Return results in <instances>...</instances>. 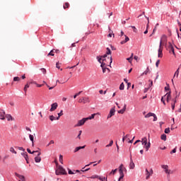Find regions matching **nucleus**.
<instances>
[{
  "label": "nucleus",
  "mask_w": 181,
  "mask_h": 181,
  "mask_svg": "<svg viewBox=\"0 0 181 181\" xmlns=\"http://www.w3.org/2000/svg\"><path fill=\"white\" fill-rule=\"evenodd\" d=\"M106 49H107V52H106L107 54H111V49H110V48L108 47Z\"/></svg>",
  "instance_id": "09e8293b"
},
{
  "label": "nucleus",
  "mask_w": 181,
  "mask_h": 181,
  "mask_svg": "<svg viewBox=\"0 0 181 181\" xmlns=\"http://www.w3.org/2000/svg\"><path fill=\"white\" fill-rule=\"evenodd\" d=\"M57 107H59V105L57 103H52L51 105V108L49 109L50 112H53V111H56L57 110Z\"/></svg>",
  "instance_id": "9d476101"
},
{
  "label": "nucleus",
  "mask_w": 181,
  "mask_h": 181,
  "mask_svg": "<svg viewBox=\"0 0 181 181\" xmlns=\"http://www.w3.org/2000/svg\"><path fill=\"white\" fill-rule=\"evenodd\" d=\"M49 119H50V121H54V120H56V117L53 115H50Z\"/></svg>",
  "instance_id": "58836bf2"
},
{
  "label": "nucleus",
  "mask_w": 181,
  "mask_h": 181,
  "mask_svg": "<svg viewBox=\"0 0 181 181\" xmlns=\"http://www.w3.org/2000/svg\"><path fill=\"white\" fill-rule=\"evenodd\" d=\"M59 162H60V163H63V156L62 155L59 156Z\"/></svg>",
  "instance_id": "c03bdc74"
},
{
  "label": "nucleus",
  "mask_w": 181,
  "mask_h": 181,
  "mask_svg": "<svg viewBox=\"0 0 181 181\" xmlns=\"http://www.w3.org/2000/svg\"><path fill=\"white\" fill-rule=\"evenodd\" d=\"M170 153H176V148H174L171 152Z\"/></svg>",
  "instance_id": "774afa93"
},
{
  "label": "nucleus",
  "mask_w": 181,
  "mask_h": 181,
  "mask_svg": "<svg viewBox=\"0 0 181 181\" xmlns=\"http://www.w3.org/2000/svg\"><path fill=\"white\" fill-rule=\"evenodd\" d=\"M141 144L142 145H144V148L146 152H148V151H149V148H151V142L148 141V139L146 137H144L141 140Z\"/></svg>",
  "instance_id": "7ed1b4c3"
},
{
  "label": "nucleus",
  "mask_w": 181,
  "mask_h": 181,
  "mask_svg": "<svg viewBox=\"0 0 181 181\" xmlns=\"http://www.w3.org/2000/svg\"><path fill=\"white\" fill-rule=\"evenodd\" d=\"M37 153L38 154L35 158V162H36V163H40V160H42V158H40V155H42V153H40V151H39Z\"/></svg>",
  "instance_id": "f8f14e48"
},
{
  "label": "nucleus",
  "mask_w": 181,
  "mask_h": 181,
  "mask_svg": "<svg viewBox=\"0 0 181 181\" xmlns=\"http://www.w3.org/2000/svg\"><path fill=\"white\" fill-rule=\"evenodd\" d=\"M125 87V85H124V83H122L119 86V90H124Z\"/></svg>",
  "instance_id": "e433bc0d"
},
{
  "label": "nucleus",
  "mask_w": 181,
  "mask_h": 181,
  "mask_svg": "<svg viewBox=\"0 0 181 181\" xmlns=\"http://www.w3.org/2000/svg\"><path fill=\"white\" fill-rule=\"evenodd\" d=\"M27 152H28V153H30L31 155H33V153H36L39 152V151H31L29 148H27Z\"/></svg>",
  "instance_id": "393cba45"
},
{
  "label": "nucleus",
  "mask_w": 181,
  "mask_h": 181,
  "mask_svg": "<svg viewBox=\"0 0 181 181\" xmlns=\"http://www.w3.org/2000/svg\"><path fill=\"white\" fill-rule=\"evenodd\" d=\"M107 37H112V31L111 30H109Z\"/></svg>",
  "instance_id": "a19ab883"
},
{
  "label": "nucleus",
  "mask_w": 181,
  "mask_h": 181,
  "mask_svg": "<svg viewBox=\"0 0 181 181\" xmlns=\"http://www.w3.org/2000/svg\"><path fill=\"white\" fill-rule=\"evenodd\" d=\"M68 173H69V175H74V173H74V172L71 171V170L69 169Z\"/></svg>",
  "instance_id": "8fccbe9b"
},
{
  "label": "nucleus",
  "mask_w": 181,
  "mask_h": 181,
  "mask_svg": "<svg viewBox=\"0 0 181 181\" xmlns=\"http://www.w3.org/2000/svg\"><path fill=\"white\" fill-rule=\"evenodd\" d=\"M21 181H25V176L22 175V177L19 178Z\"/></svg>",
  "instance_id": "e2e57ef3"
},
{
  "label": "nucleus",
  "mask_w": 181,
  "mask_h": 181,
  "mask_svg": "<svg viewBox=\"0 0 181 181\" xmlns=\"http://www.w3.org/2000/svg\"><path fill=\"white\" fill-rule=\"evenodd\" d=\"M168 49H170V52H172L173 54L176 56V54L175 53V48H173V45H172V43L170 42H169Z\"/></svg>",
  "instance_id": "f3484780"
},
{
  "label": "nucleus",
  "mask_w": 181,
  "mask_h": 181,
  "mask_svg": "<svg viewBox=\"0 0 181 181\" xmlns=\"http://www.w3.org/2000/svg\"><path fill=\"white\" fill-rule=\"evenodd\" d=\"M148 73H151V71L149 70V67H147L146 70L143 73V74H148Z\"/></svg>",
  "instance_id": "c9c22d12"
},
{
  "label": "nucleus",
  "mask_w": 181,
  "mask_h": 181,
  "mask_svg": "<svg viewBox=\"0 0 181 181\" xmlns=\"http://www.w3.org/2000/svg\"><path fill=\"white\" fill-rule=\"evenodd\" d=\"M41 70H42L43 74H46V69L42 68Z\"/></svg>",
  "instance_id": "4d7b16f0"
},
{
  "label": "nucleus",
  "mask_w": 181,
  "mask_h": 181,
  "mask_svg": "<svg viewBox=\"0 0 181 181\" xmlns=\"http://www.w3.org/2000/svg\"><path fill=\"white\" fill-rule=\"evenodd\" d=\"M56 67L57 69H60V64L59 62H57Z\"/></svg>",
  "instance_id": "bf43d9fd"
},
{
  "label": "nucleus",
  "mask_w": 181,
  "mask_h": 181,
  "mask_svg": "<svg viewBox=\"0 0 181 181\" xmlns=\"http://www.w3.org/2000/svg\"><path fill=\"white\" fill-rule=\"evenodd\" d=\"M55 173L57 175H67V172H66V170L62 167V165H58L57 168L55 171Z\"/></svg>",
  "instance_id": "20e7f679"
},
{
  "label": "nucleus",
  "mask_w": 181,
  "mask_h": 181,
  "mask_svg": "<svg viewBox=\"0 0 181 181\" xmlns=\"http://www.w3.org/2000/svg\"><path fill=\"white\" fill-rule=\"evenodd\" d=\"M124 111H127V104L124 105V107L122 108Z\"/></svg>",
  "instance_id": "338daca9"
},
{
  "label": "nucleus",
  "mask_w": 181,
  "mask_h": 181,
  "mask_svg": "<svg viewBox=\"0 0 181 181\" xmlns=\"http://www.w3.org/2000/svg\"><path fill=\"white\" fill-rule=\"evenodd\" d=\"M124 170H125V168L124 167V165L121 164L119 167V172L120 175L119 180H121V179H124Z\"/></svg>",
  "instance_id": "0eeeda50"
},
{
  "label": "nucleus",
  "mask_w": 181,
  "mask_h": 181,
  "mask_svg": "<svg viewBox=\"0 0 181 181\" xmlns=\"http://www.w3.org/2000/svg\"><path fill=\"white\" fill-rule=\"evenodd\" d=\"M15 175L19 179L20 177H22V175L18 174L17 173H15Z\"/></svg>",
  "instance_id": "6e6d98bb"
},
{
  "label": "nucleus",
  "mask_w": 181,
  "mask_h": 181,
  "mask_svg": "<svg viewBox=\"0 0 181 181\" xmlns=\"http://www.w3.org/2000/svg\"><path fill=\"white\" fill-rule=\"evenodd\" d=\"M177 97H179V95H176L175 98L173 99V103H171L172 110H175V105H176Z\"/></svg>",
  "instance_id": "a211bd4d"
},
{
  "label": "nucleus",
  "mask_w": 181,
  "mask_h": 181,
  "mask_svg": "<svg viewBox=\"0 0 181 181\" xmlns=\"http://www.w3.org/2000/svg\"><path fill=\"white\" fill-rule=\"evenodd\" d=\"M21 81V78L16 76L13 78V81Z\"/></svg>",
  "instance_id": "ea45409f"
},
{
  "label": "nucleus",
  "mask_w": 181,
  "mask_h": 181,
  "mask_svg": "<svg viewBox=\"0 0 181 181\" xmlns=\"http://www.w3.org/2000/svg\"><path fill=\"white\" fill-rule=\"evenodd\" d=\"M117 172H118V169L116 168L115 170H112L109 174H108V176H112L114 175L115 173H117Z\"/></svg>",
  "instance_id": "4be33fe9"
},
{
  "label": "nucleus",
  "mask_w": 181,
  "mask_h": 181,
  "mask_svg": "<svg viewBox=\"0 0 181 181\" xmlns=\"http://www.w3.org/2000/svg\"><path fill=\"white\" fill-rule=\"evenodd\" d=\"M114 115H115V108L113 107L110 110V113L107 115V119L111 118V117H114Z\"/></svg>",
  "instance_id": "ddd939ff"
},
{
  "label": "nucleus",
  "mask_w": 181,
  "mask_h": 181,
  "mask_svg": "<svg viewBox=\"0 0 181 181\" xmlns=\"http://www.w3.org/2000/svg\"><path fill=\"white\" fill-rule=\"evenodd\" d=\"M22 156H23V158L25 159L27 163H29V157L28 156V153L27 152H23L21 153Z\"/></svg>",
  "instance_id": "6ab92c4d"
},
{
  "label": "nucleus",
  "mask_w": 181,
  "mask_h": 181,
  "mask_svg": "<svg viewBox=\"0 0 181 181\" xmlns=\"http://www.w3.org/2000/svg\"><path fill=\"white\" fill-rule=\"evenodd\" d=\"M131 28H132L133 32H134V33H136V32H138V30H136V28H135V26H131Z\"/></svg>",
  "instance_id": "a18cd8bd"
},
{
  "label": "nucleus",
  "mask_w": 181,
  "mask_h": 181,
  "mask_svg": "<svg viewBox=\"0 0 181 181\" xmlns=\"http://www.w3.org/2000/svg\"><path fill=\"white\" fill-rule=\"evenodd\" d=\"M111 63H112V57H110V58H107V59H103V62L100 63V67H102V69H105L104 66H111Z\"/></svg>",
  "instance_id": "f03ea898"
},
{
  "label": "nucleus",
  "mask_w": 181,
  "mask_h": 181,
  "mask_svg": "<svg viewBox=\"0 0 181 181\" xmlns=\"http://www.w3.org/2000/svg\"><path fill=\"white\" fill-rule=\"evenodd\" d=\"M91 179H98V175H93L90 177Z\"/></svg>",
  "instance_id": "5fc2aeb1"
},
{
  "label": "nucleus",
  "mask_w": 181,
  "mask_h": 181,
  "mask_svg": "<svg viewBox=\"0 0 181 181\" xmlns=\"http://www.w3.org/2000/svg\"><path fill=\"white\" fill-rule=\"evenodd\" d=\"M153 115H155V113L149 112L145 115V118H149L151 117H153Z\"/></svg>",
  "instance_id": "b1692460"
},
{
  "label": "nucleus",
  "mask_w": 181,
  "mask_h": 181,
  "mask_svg": "<svg viewBox=\"0 0 181 181\" xmlns=\"http://www.w3.org/2000/svg\"><path fill=\"white\" fill-rule=\"evenodd\" d=\"M78 103L86 104V103H90V99L88 97H83L79 99Z\"/></svg>",
  "instance_id": "9b49d317"
},
{
  "label": "nucleus",
  "mask_w": 181,
  "mask_h": 181,
  "mask_svg": "<svg viewBox=\"0 0 181 181\" xmlns=\"http://www.w3.org/2000/svg\"><path fill=\"white\" fill-rule=\"evenodd\" d=\"M164 132L165 134H170V128L165 129Z\"/></svg>",
  "instance_id": "72a5a7b5"
},
{
  "label": "nucleus",
  "mask_w": 181,
  "mask_h": 181,
  "mask_svg": "<svg viewBox=\"0 0 181 181\" xmlns=\"http://www.w3.org/2000/svg\"><path fill=\"white\" fill-rule=\"evenodd\" d=\"M54 49L50 51V52L47 54V56H54Z\"/></svg>",
  "instance_id": "2f4dec72"
},
{
  "label": "nucleus",
  "mask_w": 181,
  "mask_h": 181,
  "mask_svg": "<svg viewBox=\"0 0 181 181\" xmlns=\"http://www.w3.org/2000/svg\"><path fill=\"white\" fill-rule=\"evenodd\" d=\"M6 118L8 119V121H12V115H6Z\"/></svg>",
  "instance_id": "cd10ccee"
},
{
  "label": "nucleus",
  "mask_w": 181,
  "mask_h": 181,
  "mask_svg": "<svg viewBox=\"0 0 181 181\" xmlns=\"http://www.w3.org/2000/svg\"><path fill=\"white\" fill-rule=\"evenodd\" d=\"M153 175V170L152 168L150 169V170H148L147 168H146V180H148V179Z\"/></svg>",
  "instance_id": "6e6552de"
},
{
  "label": "nucleus",
  "mask_w": 181,
  "mask_h": 181,
  "mask_svg": "<svg viewBox=\"0 0 181 181\" xmlns=\"http://www.w3.org/2000/svg\"><path fill=\"white\" fill-rule=\"evenodd\" d=\"M18 149H19V151H23V152H25V148H23V147H18Z\"/></svg>",
  "instance_id": "052dcab7"
},
{
  "label": "nucleus",
  "mask_w": 181,
  "mask_h": 181,
  "mask_svg": "<svg viewBox=\"0 0 181 181\" xmlns=\"http://www.w3.org/2000/svg\"><path fill=\"white\" fill-rule=\"evenodd\" d=\"M135 163H134V160H132V156H130V163H129V169H134Z\"/></svg>",
  "instance_id": "2eb2a0df"
},
{
  "label": "nucleus",
  "mask_w": 181,
  "mask_h": 181,
  "mask_svg": "<svg viewBox=\"0 0 181 181\" xmlns=\"http://www.w3.org/2000/svg\"><path fill=\"white\" fill-rule=\"evenodd\" d=\"M153 117V121H158V117H156V115L154 114Z\"/></svg>",
  "instance_id": "864d4df0"
},
{
  "label": "nucleus",
  "mask_w": 181,
  "mask_h": 181,
  "mask_svg": "<svg viewBox=\"0 0 181 181\" xmlns=\"http://www.w3.org/2000/svg\"><path fill=\"white\" fill-rule=\"evenodd\" d=\"M63 115V110H61L59 113H58V116L62 117Z\"/></svg>",
  "instance_id": "680f3d73"
},
{
  "label": "nucleus",
  "mask_w": 181,
  "mask_h": 181,
  "mask_svg": "<svg viewBox=\"0 0 181 181\" xmlns=\"http://www.w3.org/2000/svg\"><path fill=\"white\" fill-rule=\"evenodd\" d=\"M29 138H30V140L31 142H32V146H35V142H34V137H33V135L30 134V135H29Z\"/></svg>",
  "instance_id": "5701e85b"
},
{
  "label": "nucleus",
  "mask_w": 181,
  "mask_h": 181,
  "mask_svg": "<svg viewBox=\"0 0 181 181\" xmlns=\"http://www.w3.org/2000/svg\"><path fill=\"white\" fill-rule=\"evenodd\" d=\"M107 70H108L110 71V69H108V68H103V73H105V71H107Z\"/></svg>",
  "instance_id": "603ef678"
},
{
  "label": "nucleus",
  "mask_w": 181,
  "mask_h": 181,
  "mask_svg": "<svg viewBox=\"0 0 181 181\" xmlns=\"http://www.w3.org/2000/svg\"><path fill=\"white\" fill-rule=\"evenodd\" d=\"M162 169H163L165 173L169 176V175H173V171L172 170H169V165H162Z\"/></svg>",
  "instance_id": "39448f33"
},
{
  "label": "nucleus",
  "mask_w": 181,
  "mask_h": 181,
  "mask_svg": "<svg viewBox=\"0 0 181 181\" xmlns=\"http://www.w3.org/2000/svg\"><path fill=\"white\" fill-rule=\"evenodd\" d=\"M63 8H64V9H67L68 8H70V4H69V3H65L64 4V6H63Z\"/></svg>",
  "instance_id": "bb28decb"
},
{
  "label": "nucleus",
  "mask_w": 181,
  "mask_h": 181,
  "mask_svg": "<svg viewBox=\"0 0 181 181\" xmlns=\"http://www.w3.org/2000/svg\"><path fill=\"white\" fill-rule=\"evenodd\" d=\"M82 91H80L77 93L76 95H74V98H77L78 95H80L81 94Z\"/></svg>",
  "instance_id": "79ce46f5"
},
{
  "label": "nucleus",
  "mask_w": 181,
  "mask_h": 181,
  "mask_svg": "<svg viewBox=\"0 0 181 181\" xmlns=\"http://www.w3.org/2000/svg\"><path fill=\"white\" fill-rule=\"evenodd\" d=\"M82 132H83V131H81V130H80L79 131V134H78V139H81V134H82Z\"/></svg>",
  "instance_id": "13d9d810"
},
{
  "label": "nucleus",
  "mask_w": 181,
  "mask_h": 181,
  "mask_svg": "<svg viewBox=\"0 0 181 181\" xmlns=\"http://www.w3.org/2000/svg\"><path fill=\"white\" fill-rule=\"evenodd\" d=\"M124 112H125V110L124 109L118 110V114H124Z\"/></svg>",
  "instance_id": "49530a36"
},
{
  "label": "nucleus",
  "mask_w": 181,
  "mask_h": 181,
  "mask_svg": "<svg viewBox=\"0 0 181 181\" xmlns=\"http://www.w3.org/2000/svg\"><path fill=\"white\" fill-rule=\"evenodd\" d=\"M113 144H114V141L111 140L110 141V144L106 146V148H109V146H112Z\"/></svg>",
  "instance_id": "f704fd0d"
},
{
  "label": "nucleus",
  "mask_w": 181,
  "mask_h": 181,
  "mask_svg": "<svg viewBox=\"0 0 181 181\" xmlns=\"http://www.w3.org/2000/svg\"><path fill=\"white\" fill-rule=\"evenodd\" d=\"M35 86H37V87H39V88L43 87V84H38V83H37Z\"/></svg>",
  "instance_id": "69168bd1"
},
{
  "label": "nucleus",
  "mask_w": 181,
  "mask_h": 181,
  "mask_svg": "<svg viewBox=\"0 0 181 181\" xmlns=\"http://www.w3.org/2000/svg\"><path fill=\"white\" fill-rule=\"evenodd\" d=\"M0 119H2V120L5 119V111L4 110L0 111Z\"/></svg>",
  "instance_id": "aec40b11"
},
{
  "label": "nucleus",
  "mask_w": 181,
  "mask_h": 181,
  "mask_svg": "<svg viewBox=\"0 0 181 181\" xmlns=\"http://www.w3.org/2000/svg\"><path fill=\"white\" fill-rule=\"evenodd\" d=\"M160 139H162V141H166V134H163L160 136Z\"/></svg>",
  "instance_id": "7c9ffc66"
},
{
  "label": "nucleus",
  "mask_w": 181,
  "mask_h": 181,
  "mask_svg": "<svg viewBox=\"0 0 181 181\" xmlns=\"http://www.w3.org/2000/svg\"><path fill=\"white\" fill-rule=\"evenodd\" d=\"M10 152H11L12 153H15L16 154V151H15V148H13V147L10 148Z\"/></svg>",
  "instance_id": "473e14b6"
},
{
  "label": "nucleus",
  "mask_w": 181,
  "mask_h": 181,
  "mask_svg": "<svg viewBox=\"0 0 181 181\" xmlns=\"http://www.w3.org/2000/svg\"><path fill=\"white\" fill-rule=\"evenodd\" d=\"M93 163H95V162H90L89 164L85 165V167L82 168L81 172H88V170H90V168H86L90 166V165H93Z\"/></svg>",
  "instance_id": "dca6fc26"
},
{
  "label": "nucleus",
  "mask_w": 181,
  "mask_h": 181,
  "mask_svg": "<svg viewBox=\"0 0 181 181\" xmlns=\"http://www.w3.org/2000/svg\"><path fill=\"white\" fill-rule=\"evenodd\" d=\"M164 97H165V100L167 103H169L170 100H172V95H170V92L167 93Z\"/></svg>",
  "instance_id": "4468645a"
},
{
  "label": "nucleus",
  "mask_w": 181,
  "mask_h": 181,
  "mask_svg": "<svg viewBox=\"0 0 181 181\" xmlns=\"http://www.w3.org/2000/svg\"><path fill=\"white\" fill-rule=\"evenodd\" d=\"M84 148H86V146H78L76 147L74 151V153H76V152H78V151H80V149H84Z\"/></svg>",
  "instance_id": "412c9836"
},
{
  "label": "nucleus",
  "mask_w": 181,
  "mask_h": 181,
  "mask_svg": "<svg viewBox=\"0 0 181 181\" xmlns=\"http://www.w3.org/2000/svg\"><path fill=\"white\" fill-rule=\"evenodd\" d=\"M119 36H120L121 37H124V40H122L120 42V45H125V43H127V42H129V37H128V36L124 35L123 31H121L120 35H119Z\"/></svg>",
  "instance_id": "423d86ee"
},
{
  "label": "nucleus",
  "mask_w": 181,
  "mask_h": 181,
  "mask_svg": "<svg viewBox=\"0 0 181 181\" xmlns=\"http://www.w3.org/2000/svg\"><path fill=\"white\" fill-rule=\"evenodd\" d=\"M30 86H29V83H27L25 87H24V91H25V93L26 94L27 91H28V88H29Z\"/></svg>",
  "instance_id": "c756f323"
},
{
  "label": "nucleus",
  "mask_w": 181,
  "mask_h": 181,
  "mask_svg": "<svg viewBox=\"0 0 181 181\" xmlns=\"http://www.w3.org/2000/svg\"><path fill=\"white\" fill-rule=\"evenodd\" d=\"M94 117H95V114H92L90 117H86L87 121L88 119H94Z\"/></svg>",
  "instance_id": "c85d7f7f"
},
{
  "label": "nucleus",
  "mask_w": 181,
  "mask_h": 181,
  "mask_svg": "<svg viewBox=\"0 0 181 181\" xmlns=\"http://www.w3.org/2000/svg\"><path fill=\"white\" fill-rule=\"evenodd\" d=\"M168 43V37L165 35H163L161 36L160 40V45H159V49H158V57H163V46Z\"/></svg>",
  "instance_id": "f257e3e1"
},
{
  "label": "nucleus",
  "mask_w": 181,
  "mask_h": 181,
  "mask_svg": "<svg viewBox=\"0 0 181 181\" xmlns=\"http://www.w3.org/2000/svg\"><path fill=\"white\" fill-rule=\"evenodd\" d=\"M134 139H135V136L133 137V139L132 140H129V139H128V142L129 144H132V142H134Z\"/></svg>",
  "instance_id": "3c124183"
},
{
  "label": "nucleus",
  "mask_w": 181,
  "mask_h": 181,
  "mask_svg": "<svg viewBox=\"0 0 181 181\" xmlns=\"http://www.w3.org/2000/svg\"><path fill=\"white\" fill-rule=\"evenodd\" d=\"M179 70H180V68H178L177 69V71L175 72V74H174V76H173V78H175V77H179Z\"/></svg>",
  "instance_id": "a878e982"
},
{
  "label": "nucleus",
  "mask_w": 181,
  "mask_h": 181,
  "mask_svg": "<svg viewBox=\"0 0 181 181\" xmlns=\"http://www.w3.org/2000/svg\"><path fill=\"white\" fill-rule=\"evenodd\" d=\"M160 63V60H157V62H156V67H159V64Z\"/></svg>",
  "instance_id": "de8ad7c7"
},
{
  "label": "nucleus",
  "mask_w": 181,
  "mask_h": 181,
  "mask_svg": "<svg viewBox=\"0 0 181 181\" xmlns=\"http://www.w3.org/2000/svg\"><path fill=\"white\" fill-rule=\"evenodd\" d=\"M87 121V118H83L81 120L78 121V123L75 125V127H82V125H84V124H86V122Z\"/></svg>",
  "instance_id": "1a4fd4ad"
},
{
  "label": "nucleus",
  "mask_w": 181,
  "mask_h": 181,
  "mask_svg": "<svg viewBox=\"0 0 181 181\" xmlns=\"http://www.w3.org/2000/svg\"><path fill=\"white\" fill-rule=\"evenodd\" d=\"M145 18L147 19V21H148V23H147V25H146V28H147V30H148V28H149V17H146V16H145Z\"/></svg>",
  "instance_id": "37998d69"
},
{
  "label": "nucleus",
  "mask_w": 181,
  "mask_h": 181,
  "mask_svg": "<svg viewBox=\"0 0 181 181\" xmlns=\"http://www.w3.org/2000/svg\"><path fill=\"white\" fill-rule=\"evenodd\" d=\"M127 60H128L129 63H132V59L131 57L127 58Z\"/></svg>",
  "instance_id": "0e129e2a"
},
{
  "label": "nucleus",
  "mask_w": 181,
  "mask_h": 181,
  "mask_svg": "<svg viewBox=\"0 0 181 181\" xmlns=\"http://www.w3.org/2000/svg\"><path fill=\"white\" fill-rule=\"evenodd\" d=\"M97 60L98 62H99L100 63H103L102 60H103V57H97Z\"/></svg>",
  "instance_id": "4c0bfd02"
}]
</instances>
